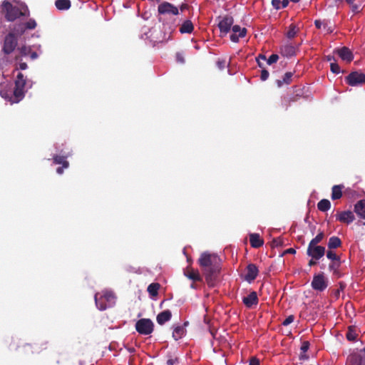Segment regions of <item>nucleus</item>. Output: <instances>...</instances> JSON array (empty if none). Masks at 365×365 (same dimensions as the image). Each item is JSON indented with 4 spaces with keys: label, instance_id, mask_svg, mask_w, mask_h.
<instances>
[{
    "label": "nucleus",
    "instance_id": "bf43d9fd",
    "mask_svg": "<svg viewBox=\"0 0 365 365\" xmlns=\"http://www.w3.org/2000/svg\"><path fill=\"white\" fill-rule=\"evenodd\" d=\"M27 64L26 63H20L19 65V68L21 69V70H25L27 68Z\"/></svg>",
    "mask_w": 365,
    "mask_h": 365
},
{
    "label": "nucleus",
    "instance_id": "2f4dec72",
    "mask_svg": "<svg viewBox=\"0 0 365 365\" xmlns=\"http://www.w3.org/2000/svg\"><path fill=\"white\" fill-rule=\"evenodd\" d=\"M185 330L181 326L176 327L173 331V337L175 340L181 339L185 334Z\"/></svg>",
    "mask_w": 365,
    "mask_h": 365
},
{
    "label": "nucleus",
    "instance_id": "79ce46f5",
    "mask_svg": "<svg viewBox=\"0 0 365 365\" xmlns=\"http://www.w3.org/2000/svg\"><path fill=\"white\" fill-rule=\"evenodd\" d=\"M350 7L351 11L354 14H358L362 10L361 4H358L353 3L352 4L350 5Z\"/></svg>",
    "mask_w": 365,
    "mask_h": 365
},
{
    "label": "nucleus",
    "instance_id": "423d86ee",
    "mask_svg": "<svg viewBox=\"0 0 365 365\" xmlns=\"http://www.w3.org/2000/svg\"><path fill=\"white\" fill-rule=\"evenodd\" d=\"M26 77L21 72H19L15 80V87L14 88V101L19 102L25 96L26 86L27 84Z\"/></svg>",
    "mask_w": 365,
    "mask_h": 365
},
{
    "label": "nucleus",
    "instance_id": "b1692460",
    "mask_svg": "<svg viewBox=\"0 0 365 365\" xmlns=\"http://www.w3.org/2000/svg\"><path fill=\"white\" fill-rule=\"evenodd\" d=\"M194 30V26L190 20H185L183 21L180 27V32L181 34H191Z\"/></svg>",
    "mask_w": 365,
    "mask_h": 365
},
{
    "label": "nucleus",
    "instance_id": "a19ab883",
    "mask_svg": "<svg viewBox=\"0 0 365 365\" xmlns=\"http://www.w3.org/2000/svg\"><path fill=\"white\" fill-rule=\"evenodd\" d=\"M330 69L333 73L339 74L341 72L339 66L336 62H331L330 63Z\"/></svg>",
    "mask_w": 365,
    "mask_h": 365
},
{
    "label": "nucleus",
    "instance_id": "09e8293b",
    "mask_svg": "<svg viewBox=\"0 0 365 365\" xmlns=\"http://www.w3.org/2000/svg\"><path fill=\"white\" fill-rule=\"evenodd\" d=\"M272 5L276 9L282 8L281 0H272Z\"/></svg>",
    "mask_w": 365,
    "mask_h": 365
},
{
    "label": "nucleus",
    "instance_id": "a211bd4d",
    "mask_svg": "<svg viewBox=\"0 0 365 365\" xmlns=\"http://www.w3.org/2000/svg\"><path fill=\"white\" fill-rule=\"evenodd\" d=\"M184 274L193 282H201L202 280L198 270L194 269L191 267H187L184 270Z\"/></svg>",
    "mask_w": 365,
    "mask_h": 365
},
{
    "label": "nucleus",
    "instance_id": "6e6552de",
    "mask_svg": "<svg viewBox=\"0 0 365 365\" xmlns=\"http://www.w3.org/2000/svg\"><path fill=\"white\" fill-rule=\"evenodd\" d=\"M345 81L351 86L365 85V73L359 71L351 72L345 77Z\"/></svg>",
    "mask_w": 365,
    "mask_h": 365
},
{
    "label": "nucleus",
    "instance_id": "37998d69",
    "mask_svg": "<svg viewBox=\"0 0 365 365\" xmlns=\"http://www.w3.org/2000/svg\"><path fill=\"white\" fill-rule=\"evenodd\" d=\"M29 49L26 46H22L21 48L16 49L17 54L19 55V59L22 56H26Z\"/></svg>",
    "mask_w": 365,
    "mask_h": 365
},
{
    "label": "nucleus",
    "instance_id": "4be33fe9",
    "mask_svg": "<svg viewBox=\"0 0 365 365\" xmlns=\"http://www.w3.org/2000/svg\"><path fill=\"white\" fill-rule=\"evenodd\" d=\"M354 212L358 216L365 219V200H361L355 204Z\"/></svg>",
    "mask_w": 365,
    "mask_h": 365
},
{
    "label": "nucleus",
    "instance_id": "7ed1b4c3",
    "mask_svg": "<svg viewBox=\"0 0 365 365\" xmlns=\"http://www.w3.org/2000/svg\"><path fill=\"white\" fill-rule=\"evenodd\" d=\"M158 12L159 14L158 21L163 25L165 31L168 30L170 33L173 31L176 26L175 19H168L165 16L167 14L178 15L179 9L178 7L168 1H163L159 4L158 7Z\"/></svg>",
    "mask_w": 365,
    "mask_h": 365
},
{
    "label": "nucleus",
    "instance_id": "e2e57ef3",
    "mask_svg": "<svg viewBox=\"0 0 365 365\" xmlns=\"http://www.w3.org/2000/svg\"><path fill=\"white\" fill-rule=\"evenodd\" d=\"M64 168H63V166H62V167H58V168H57V169H56V173H57L58 174H59V175L63 174V169H64Z\"/></svg>",
    "mask_w": 365,
    "mask_h": 365
},
{
    "label": "nucleus",
    "instance_id": "a18cd8bd",
    "mask_svg": "<svg viewBox=\"0 0 365 365\" xmlns=\"http://www.w3.org/2000/svg\"><path fill=\"white\" fill-rule=\"evenodd\" d=\"M294 320V315H289L288 316L282 323L283 326H288L291 323H292Z\"/></svg>",
    "mask_w": 365,
    "mask_h": 365
},
{
    "label": "nucleus",
    "instance_id": "f8f14e48",
    "mask_svg": "<svg viewBox=\"0 0 365 365\" xmlns=\"http://www.w3.org/2000/svg\"><path fill=\"white\" fill-rule=\"evenodd\" d=\"M336 220L340 222L349 225L355 220V217L353 212L350 210L339 211L336 214Z\"/></svg>",
    "mask_w": 365,
    "mask_h": 365
},
{
    "label": "nucleus",
    "instance_id": "6ab92c4d",
    "mask_svg": "<svg viewBox=\"0 0 365 365\" xmlns=\"http://www.w3.org/2000/svg\"><path fill=\"white\" fill-rule=\"evenodd\" d=\"M172 317V313L170 310H165L162 312H160L156 317L157 322L160 325L164 324L165 322L170 320Z\"/></svg>",
    "mask_w": 365,
    "mask_h": 365
},
{
    "label": "nucleus",
    "instance_id": "ddd939ff",
    "mask_svg": "<svg viewBox=\"0 0 365 365\" xmlns=\"http://www.w3.org/2000/svg\"><path fill=\"white\" fill-rule=\"evenodd\" d=\"M334 53H337L341 60L346 63H350L354 59V55L351 51L346 46L335 49Z\"/></svg>",
    "mask_w": 365,
    "mask_h": 365
},
{
    "label": "nucleus",
    "instance_id": "f704fd0d",
    "mask_svg": "<svg viewBox=\"0 0 365 365\" xmlns=\"http://www.w3.org/2000/svg\"><path fill=\"white\" fill-rule=\"evenodd\" d=\"M357 336L358 334L356 333V329L353 327H349L346 334L347 340L350 341H354L356 339Z\"/></svg>",
    "mask_w": 365,
    "mask_h": 365
},
{
    "label": "nucleus",
    "instance_id": "dca6fc26",
    "mask_svg": "<svg viewBox=\"0 0 365 365\" xmlns=\"http://www.w3.org/2000/svg\"><path fill=\"white\" fill-rule=\"evenodd\" d=\"M346 365H365V356L360 353H353L349 355Z\"/></svg>",
    "mask_w": 365,
    "mask_h": 365
},
{
    "label": "nucleus",
    "instance_id": "4468645a",
    "mask_svg": "<svg viewBox=\"0 0 365 365\" xmlns=\"http://www.w3.org/2000/svg\"><path fill=\"white\" fill-rule=\"evenodd\" d=\"M232 34L230 35V40L234 43H237L240 38H244L247 34V29L241 28L239 25H235L232 27Z\"/></svg>",
    "mask_w": 365,
    "mask_h": 365
},
{
    "label": "nucleus",
    "instance_id": "2eb2a0df",
    "mask_svg": "<svg viewBox=\"0 0 365 365\" xmlns=\"http://www.w3.org/2000/svg\"><path fill=\"white\" fill-rule=\"evenodd\" d=\"M259 269L255 264H249L246 267V274L245 275V279L251 283L257 277Z\"/></svg>",
    "mask_w": 365,
    "mask_h": 365
},
{
    "label": "nucleus",
    "instance_id": "ea45409f",
    "mask_svg": "<svg viewBox=\"0 0 365 365\" xmlns=\"http://www.w3.org/2000/svg\"><path fill=\"white\" fill-rule=\"evenodd\" d=\"M24 26L26 30H34L37 26V24L34 19H30L28 21L24 23Z\"/></svg>",
    "mask_w": 365,
    "mask_h": 365
},
{
    "label": "nucleus",
    "instance_id": "393cba45",
    "mask_svg": "<svg viewBox=\"0 0 365 365\" xmlns=\"http://www.w3.org/2000/svg\"><path fill=\"white\" fill-rule=\"evenodd\" d=\"M1 96L10 101L11 103H16L14 101V90L12 91L11 86H9V89H1L0 90Z\"/></svg>",
    "mask_w": 365,
    "mask_h": 365
},
{
    "label": "nucleus",
    "instance_id": "0e129e2a",
    "mask_svg": "<svg viewBox=\"0 0 365 365\" xmlns=\"http://www.w3.org/2000/svg\"><path fill=\"white\" fill-rule=\"evenodd\" d=\"M281 2H282V8H285L287 6V5L289 4V0H282V1H281Z\"/></svg>",
    "mask_w": 365,
    "mask_h": 365
},
{
    "label": "nucleus",
    "instance_id": "a878e982",
    "mask_svg": "<svg viewBox=\"0 0 365 365\" xmlns=\"http://www.w3.org/2000/svg\"><path fill=\"white\" fill-rule=\"evenodd\" d=\"M296 48L291 44H286L281 48V53L284 56L290 57L295 55Z\"/></svg>",
    "mask_w": 365,
    "mask_h": 365
},
{
    "label": "nucleus",
    "instance_id": "0eeeda50",
    "mask_svg": "<svg viewBox=\"0 0 365 365\" xmlns=\"http://www.w3.org/2000/svg\"><path fill=\"white\" fill-rule=\"evenodd\" d=\"M153 322L150 319H140L135 324V329L140 334H150L153 331Z\"/></svg>",
    "mask_w": 365,
    "mask_h": 365
},
{
    "label": "nucleus",
    "instance_id": "4c0bfd02",
    "mask_svg": "<svg viewBox=\"0 0 365 365\" xmlns=\"http://www.w3.org/2000/svg\"><path fill=\"white\" fill-rule=\"evenodd\" d=\"M299 94H297L296 96L293 97H284L283 99V104L286 108L290 106L292 102H295L297 101L299 98Z\"/></svg>",
    "mask_w": 365,
    "mask_h": 365
},
{
    "label": "nucleus",
    "instance_id": "cd10ccee",
    "mask_svg": "<svg viewBox=\"0 0 365 365\" xmlns=\"http://www.w3.org/2000/svg\"><path fill=\"white\" fill-rule=\"evenodd\" d=\"M341 245L342 242L339 237L332 236L329 238L327 246L329 250H333L340 247Z\"/></svg>",
    "mask_w": 365,
    "mask_h": 365
},
{
    "label": "nucleus",
    "instance_id": "e433bc0d",
    "mask_svg": "<svg viewBox=\"0 0 365 365\" xmlns=\"http://www.w3.org/2000/svg\"><path fill=\"white\" fill-rule=\"evenodd\" d=\"M26 31V29L24 26V23L16 24L14 27V31L19 36L23 35Z\"/></svg>",
    "mask_w": 365,
    "mask_h": 365
},
{
    "label": "nucleus",
    "instance_id": "774afa93",
    "mask_svg": "<svg viewBox=\"0 0 365 365\" xmlns=\"http://www.w3.org/2000/svg\"><path fill=\"white\" fill-rule=\"evenodd\" d=\"M257 58H259V60L262 59V60L265 61L266 56L263 54H260V55H259V56Z\"/></svg>",
    "mask_w": 365,
    "mask_h": 365
},
{
    "label": "nucleus",
    "instance_id": "412c9836",
    "mask_svg": "<svg viewBox=\"0 0 365 365\" xmlns=\"http://www.w3.org/2000/svg\"><path fill=\"white\" fill-rule=\"evenodd\" d=\"M344 185H335L331 188V200H336L340 199L343 195Z\"/></svg>",
    "mask_w": 365,
    "mask_h": 365
},
{
    "label": "nucleus",
    "instance_id": "4d7b16f0",
    "mask_svg": "<svg viewBox=\"0 0 365 365\" xmlns=\"http://www.w3.org/2000/svg\"><path fill=\"white\" fill-rule=\"evenodd\" d=\"M309 356L306 354V352H301L299 355L300 360H307L309 359Z\"/></svg>",
    "mask_w": 365,
    "mask_h": 365
},
{
    "label": "nucleus",
    "instance_id": "f3484780",
    "mask_svg": "<svg viewBox=\"0 0 365 365\" xmlns=\"http://www.w3.org/2000/svg\"><path fill=\"white\" fill-rule=\"evenodd\" d=\"M242 302L245 307L249 309L252 308L254 306H257L259 302L257 292L253 291L250 292L247 297H244L242 299Z\"/></svg>",
    "mask_w": 365,
    "mask_h": 365
},
{
    "label": "nucleus",
    "instance_id": "338daca9",
    "mask_svg": "<svg viewBox=\"0 0 365 365\" xmlns=\"http://www.w3.org/2000/svg\"><path fill=\"white\" fill-rule=\"evenodd\" d=\"M325 58H326L327 61H331L332 60H334V56H331V55H328Z\"/></svg>",
    "mask_w": 365,
    "mask_h": 365
},
{
    "label": "nucleus",
    "instance_id": "69168bd1",
    "mask_svg": "<svg viewBox=\"0 0 365 365\" xmlns=\"http://www.w3.org/2000/svg\"><path fill=\"white\" fill-rule=\"evenodd\" d=\"M188 8V5L186 4H182L180 7V9L181 10V11H183L184 10L187 9Z\"/></svg>",
    "mask_w": 365,
    "mask_h": 365
},
{
    "label": "nucleus",
    "instance_id": "20e7f679",
    "mask_svg": "<svg viewBox=\"0 0 365 365\" xmlns=\"http://www.w3.org/2000/svg\"><path fill=\"white\" fill-rule=\"evenodd\" d=\"M6 14L5 18L8 21H14L21 16H29L30 11L25 4H21L19 6H13L11 3L5 4Z\"/></svg>",
    "mask_w": 365,
    "mask_h": 365
},
{
    "label": "nucleus",
    "instance_id": "6e6d98bb",
    "mask_svg": "<svg viewBox=\"0 0 365 365\" xmlns=\"http://www.w3.org/2000/svg\"><path fill=\"white\" fill-rule=\"evenodd\" d=\"M318 260H319V259H314V258H312V259L309 261V262H308V265H309V267L314 266V265H316V264L318 263Z\"/></svg>",
    "mask_w": 365,
    "mask_h": 365
},
{
    "label": "nucleus",
    "instance_id": "9b49d317",
    "mask_svg": "<svg viewBox=\"0 0 365 365\" xmlns=\"http://www.w3.org/2000/svg\"><path fill=\"white\" fill-rule=\"evenodd\" d=\"M233 23L234 19L232 16H225V17H223L218 24V27L220 29V32L224 35H226L230 31L231 26H232Z\"/></svg>",
    "mask_w": 365,
    "mask_h": 365
},
{
    "label": "nucleus",
    "instance_id": "bb28decb",
    "mask_svg": "<svg viewBox=\"0 0 365 365\" xmlns=\"http://www.w3.org/2000/svg\"><path fill=\"white\" fill-rule=\"evenodd\" d=\"M294 76L293 72H287L282 77V79H278L276 81V83L278 87H282L283 84H289L292 82V78Z\"/></svg>",
    "mask_w": 365,
    "mask_h": 365
},
{
    "label": "nucleus",
    "instance_id": "680f3d73",
    "mask_svg": "<svg viewBox=\"0 0 365 365\" xmlns=\"http://www.w3.org/2000/svg\"><path fill=\"white\" fill-rule=\"evenodd\" d=\"M284 253L295 254L296 251L294 248H289L287 250H285Z\"/></svg>",
    "mask_w": 365,
    "mask_h": 365
},
{
    "label": "nucleus",
    "instance_id": "5fc2aeb1",
    "mask_svg": "<svg viewBox=\"0 0 365 365\" xmlns=\"http://www.w3.org/2000/svg\"><path fill=\"white\" fill-rule=\"evenodd\" d=\"M249 365H259V361L257 358L253 356L250 359Z\"/></svg>",
    "mask_w": 365,
    "mask_h": 365
},
{
    "label": "nucleus",
    "instance_id": "c9c22d12",
    "mask_svg": "<svg viewBox=\"0 0 365 365\" xmlns=\"http://www.w3.org/2000/svg\"><path fill=\"white\" fill-rule=\"evenodd\" d=\"M324 237V232L320 231L318 233V235L310 241L309 245H311V246L317 245L319 243H320L322 241Z\"/></svg>",
    "mask_w": 365,
    "mask_h": 365
},
{
    "label": "nucleus",
    "instance_id": "c756f323",
    "mask_svg": "<svg viewBox=\"0 0 365 365\" xmlns=\"http://www.w3.org/2000/svg\"><path fill=\"white\" fill-rule=\"evenodd\" d=\"M55 5L58 10H68L71 6L70 0H56Z\"/></svg>",
    "mask_w": 365,
    "mask_h": 365
},
{
    "label": "nucleus",
    "instance_id": "f257e3e1",
    "mask_svg": "<svg viewBox=\"0 0 365 365\" xmlns=\"http://www.w3.org/2000/svg\"><path fill=\"white\" fill-rule=\"evenodd\" d=\"M197 262L206 283L210 287H214L217 284L221 270L220 258L216 254L205 252L200 255Z\"/></svg>",
    "mask_w": 365,
    "mask_h": 365
},
{
    "label": "nucleus",
    "instance_id": "603ef678",
    "mask_svg": "<svg viewBox=\"0 0 365 365\" xmlns=\"http://www.w3.org/2000/svg\"><path fill=\"white\" fill-rule=\"evenodd\" d=\"M272 246L278 247L282 245V240L280 238H275L272 242Z\"/></svg>",
    "mask_w": 365,
    "mask_h": 365
},
{
    "label": "nucleus",
    "instance_id": "de8ad7c7",
    "mask_svg": "<svg viewBox=\"0 0 365 365\" xmlns=\"http://www.w3.org/2000/svg\"><path fill=\"white\" fill-rule=\"evenodd\" d=\"M226 61L224 59H219L217 61V66L220 70L224 69L226 67Z\"/></svg>",
    "mask_w": 365,
    "mask_h": 365
},
{
    "label": "nucleus",
    "instance_id": "c03bdc74",
    "mask_svg": "<svg viewBox=\"0 0 365 365\" xmlns=\"http://www.w3.org/2000/svg\"><path fill=\"white\" fill-rule=\"evenodd\" d=\"M279 59V56L277 54H272L269 58L267 60V63L269 65H271L274 63H276Z\"/></svg>",
    "mask_w": 365,
    "mask_h": 365
},
{
    "label": "nucleus",
    "instance_id": "3c124183",
    "mask_svg": "<svg viewBox=\"0 0 365 365\" xmlns=\"http://www.w3.org/2000/svg\"><path fill=\"white\" fill-rule=\"evenodd\" d=\"M179 363V359L178 357H175L174 359H169L167 361V365H175Z\"/></svg>",
    "mask_w": 365,
    "mask_h": 365
},
{
    "label": "nucleus",
    "instance_id": "39448f33",
    "mask_svg": "<svg viewBox=\"0 0 365 365\" xmlns=\"http://www.w3.org/2000/svg\"><path fill=\"white\" fill-rule=\"evenodd\" d=\"M95 302L100 310H106L115 304V296L113 292L104 290L95 294Z\"/></svg>",
    "mask_w": 365,
    "mask_h": 365
},
{
    "label": "nucleus",
    "instance_id": "72a5a7b5",
    "mask_svg": "<svg viewBox=\"0 0 365 365\" xmlns=\"http://www.w3.org/2000/svg\"><path fill=\"white\" fill-rule=\"evenodd\" d=\"M299 29L297 27V26L294 24H291L288 28L286 36L288 38L292 39L295 37Z\"/></svg>",
    "mask_w": 365,
    "mask_h": 365
},
{
    "label": "nucleus",
    "instance_id": "aec40b11",
    "mask_svg": "<svg viewBox=\"0 0 365 365\" xmlns=\"http://www.w3.org/2000/svg\"><path fill=\"white\" fill-rule=\"evenodd\" d=\"M250 242L252 247L259 248L264 244V240L260 237L259 234L252 233L250 235Z\"/></svg>",
    "mask_w": 365,
    "mask_h": 365
},
{
    "label": "nucleus",
    "instance_id": "864d4df0",
    "mask_svg": "<svg viewBox=\"0 0 365 365\" xmlns=\"http://www.w3.org/2000/svg\"><path fill=\"white\" fill-rule=\"evenodd\" d=\"M176 60L178 62L183 63L185 62V58L183 54L181 53H176Z\"/></svg>",
    "mask_w": 365,
    "mask_h": 365
},
{
    "label": "nucleus",
    "instance_id": "c85d7f7f",
    "mask_svg": "<svg viewBox=\"0 0 365 365\" xmlns=\"http://www.w3.org/2000/svg\"><path fill=\"white\" fill-rule=\"evenodd\" d=\"M67 156L55 155L53 157L54 164L62 165L63 168H68L69 163L66 160Z\"/></svg>",
    "mask_w": 365,
    "mask_h": 365
},
{
    "label": "nucleus",
    "instance_id": "7c9ffc66",
    "mask_svg": "<svg viewBox=\"0 0 365 365\" xmlns=\"http://www.w3.org/2000/svg\"><path fill=\"white\" fill-rule=\"evenodd\" d=\"M331 207V202L329 200L323 199L321 200L317 204V208L322 212H327Z\"/></svg>",
    "mask_w": 365,
    "mask_h": 365
},
{
    "label": "nucleus",
    "instance_id": "473e14b6",
    "mask_svg": "<svg viewBox=\"0 0 365 365\" xmlns=\"http://www.w3.org/2000/svg\"><path fill=\"white\" fill-rule=\"evenodd\" d=\"M160 287V285L158 283H151L148 285L147 291L151 297H155L158 294Z\"/></svg>",
    "mask_w": 365,
    "mask_h": 365
},
{
    "label": "nucleus",
    "instance_id": "1a4fd4ad",
    "mask_svg": "<svg viewBox=\"0 0 365 365\" xmlns=\"http://www.w3.org/2000/svg\"><path fill=\"white\" fill-rule=\"evenodd\" d=\"M313 289L319 292H323L328 287V281L324 277L323 272L318 273L314 275L313 279L311 283Z\"/></svg>",
    "mask_w": 365,
    "mask_h": 365
},
{
    "label": "nucleus",
    "instance_id": "5701e85b",
    "mask_svg": "<svg viewBox=\"0 0 365 365\" xmlns=\"http://www.w3.org/2000/svg\"><path fill=\"white\" fill-rule=\"evenodd\" d=\"M341 262L339 261H333L331 262L329 264V269L330 272H332L333 274L336 277H341V274L339 272V267H341Z\"/></svg>",
    "mask_w": 365,
    "mask_h": 365
},
{
    "label": "nucleus",
    "instance_id": "052dcab7",
    "mask_svg": "<svg viewBox=\"0 0 365 365\" xmlns=\"http://www.w3.org/2000/svg\"><path fill=\"white\" fill-rule=\"evenodd\" d=\"M353 192H355L354 191L351 190V189L348 188V189H346L344 191V195H351L353 194Z\"/></svg>",
    "mask_w": 365,
    "mask_h": 365
},
{
    "label": "nucleus",
    "instance_id": "f03ea898",
    "mask_svg": "<svg viewBox=\"0 0 365 365\" xmlns=\"http://www.w3.org/2000/svg\"><path fill=\"white\" fill-rule=\"evenodd\" d=\"M18 40L13 32L9 33L4 38L0 53V66H6L19 60L16 51Z\"/></svg>",
    "mask_w": 365,
    "mask_h": 365
},
{
    "label": "nucleus",
    "instance_id": "49530a36",
    "mask_svg": "<svg viewBox=\"0 0 365 365\" xmlns=\"http://www.w3.org/2000/svg\"><path fill=\"white\" fill-rule=\"evenodd\" d=\"M310 344L308 341H304L301 346V352H307L309 349Z\"/></svg>",
    "mask_w": 365,
    "mask_h": 365
},
{
    "label": "nucleus",
    "instance_id": "58836bf2",
    "mask_svg": "<svg viewBox=\"0 0 365 365\" xmlns=\"http://www.w3.org/2000/svg\"><path fill=\"white\" fill-rule=\"evenodd\" d=\"M327 257L331 260V262L333 261H339L341 260V258L339 255H337L334 251L331 250H328L327 252Z\"/></svg>",
    "mask_w": 365,
    "mask_h": 365
},
{
    "label": "nucleus",
    "instance_id": "13d9d810",
    "mask_svg": "<svg viewBox=\"0 0 365 365\" xmlns=\"http://www.w3.org/2000/svg\"><path fill=\"white\" fill-rule=\"evenodd\" d=\"M322 24H324V23L321 20L314 21V25L317 29H321Z\"/></svg>",
    "mask_w": 365,
    "mask_h": 365
},
{
    "label": "nucleus",
    "instance_id": "8fccbe9b",
    "mask_svg": "<svg viewBox=\"0 0 365 365\" xmlns=\"http://www.w3.org/2000/svg\"><path fill=\"white\" fill-rule=\"evenodd\" d=\"M269 72L265 70V69H262V71H261V75H260V78L262 81H266L268 77H269Z\"/></svg>",
    "mask_w": 365,
    "mask_h": 365
},
{
    "label": "nucleus",
    "instance_id": "9d476101",
    "mask_svg": "<svg viewBox=\"0 0 365 365\" xmlns=\"http://www.w3.org/2000/svg\"><path fill=\"white\" fill-rule=\"evenodd\" d=\"M325 254V247L320 245H308L307 255L315 259H320Z\"/></svg>",
    "mask_w": 365,
    "mask_h": 365
}]
</instances>
